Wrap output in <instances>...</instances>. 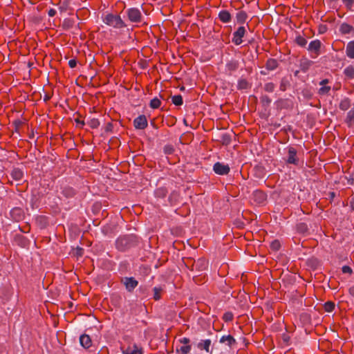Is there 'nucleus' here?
<instances>
[{"label": "nucleus", "mask_w": 354, "mask_h": 354, "mask_svg": "<svg viewBox=\"0 0 354 354\" xmlns=\"http://www.w3.org/2000/svg\"><path fill=\"white\" fill-rule=\"evenodd\" d=\"M138 237L133 234L120 236L115 243L116 248L122 252L137 245Z\"/></svg>", "instance_id": "f257e3e1"}, {"label": "nucleus", "mask_w": 354, "mask_h": 354, "mask_svg": "<svg viewBox=\"0 0 354 354\" xmlns=\"http://www.w3.org/2000/svg\"><path fill=\"white\" fill-rule=\"evenodd\" d=\"M103 21L105 24L116 29H121L127 27V24L119 15H113L112 13L107 14L104 17Z\"/></svg>", "instance_id": "f03ea898"}, {"label": "nucleus", "mask_w": 354, "mask_h": 354, "mask_svg": "<svg viewBox=\"0 0 354 354\" xmlns=\"http://www.w3.org/2000/svg\"><path fill=\"white\" fill-rule=\"evenodd\" d=\"M128 19L132 23H140L142 20L141 11L137 8H131L126 10Z\"/></svg>", "instance_id": "7ed1b4c3"}, {"label": "nucleus", "mask_w": 354, "mask_h": 354, "mask_svg": "<svg viewBox=\"0 0 354 354\" xmlns=\"http://www.w3.org/2000/svg\"><path fill=\"white\" fill-rule=\"evenodd\" d=\"M322 47V42L319 39H315L312 41L308 45V50L313 53L311 55L313 58L317 57L320 54V49Z\"/></svg>", "instance_id": "20e7f679"}, {"label": "nucleus", "mask_w": 354, "mask_h": 354, "mask_svg": "<svg viewBox=\"0 0 354 354\" xmlns=\"http://www.w3.org/2000/svg\"><path fill=\"white\" fill-rule=\"evenodd\" d=\"M246 32V30L244 26H240L238 29L233 33L232 42L235 45H240L242 44L243 40L242 38L244 37Z\"/></svg>", "instance_id": "39448f33"}, {"label": "nucleus", "mask_w": 354, "mask_h": 354, "mask_svg": "<svg viewBox=\"0 0 354 354\" xmlns=\"http://www.w3.org/2000/svg\"><path fill=\"white\" fill-rule=\"evenodd\" d=\"M121 282L124 284L126 290L128 292H133L138 284V281L134 277H124L122 279Z\"/></svg>", "instance_id": "423d86ee"}, {"label": "nucleus", "mask_w": 354, "mask_h": 354, "mask_svg": "<svg viewBox=\"0 0 354 354\" xmlns=\"http://www.w3.org/2000/svg\"><path fill=\"white\" fill-rule=\"evenodd\" d=\"M213 170L216 174L223 176L227 175L230 172V168L228 165L217 162L214 165Z\"/></svg>", "instance_id": "0eeeda50"}, {"label": "nucleus", "mask_w": 354, "mask_h": 354, "mask_svg": "<svg viewBox=\"0 0 354 354\" xmlns=\"http://www.w3.org/2000/svg\"><path fill=\"white\" fill-rule=\"evenodd\" d=\"M147 125V120L145 115H140L133 120V126L136 129H145Z\"/></svg>", "instance_id": "6e6552de"}, {"label": "nucleus", "mask_w": 354, "mask_h": 354, "mask_svg": "<svg viewBox=\"0 0 354 354\" xmlns=\"http://www.w3.org/2000/svg\"><path fill=\"white\" fill-rule=\"evenodd\" d=\"M287 163L297 165L299 164V159L297 157V150L292 147H289L288 149V159Z\"/></svg>", "instance_id": "1a4fd4ad"}, {"label": "nucleus", "mask_w": 354, "mask_h": 354, "mask_svg": "<svg viewBox=\"0 0 354 354\" xmlns=\"http://www.w3.org/2000/svg\"><path fill=\"white\" fill-rule=\"evenodd\" d=\"M252 198L257 204H263L267 200V194L261 190H256L252 194Z\"/></svg>", "instance_id": "9d476101"}, {"label": "nucleus", "mask_w": 354, "mask_h": 354, "mask_svg": "<svg viewBox=\"0 0 354 354\" xmlns=\"http://www.w3.org/2000/svg\"><path fill=\"white\" fill-rule=\"evenodd\" d=\"M10 216L14 221L19 222L24 218V213L21 208L14 207L10 211Z\"/></svg>", "instance_id": "9b49d317"}, {"label": "nucleus", "mask_w": 354, "mask_h": 354, "mask_svg": "<svg viewBox=\"0 0 354 354\" xmlns=\"http://www.w3.org/2000/svg\"><path fill=\"white\" fill-rule=\"evenodd\" d=\"M207 266V261L204 258H201L198 259L197 261H194L192 267H195L196 270L198 271H202L206 270Z\"/></svg>", "instance_id": "f8f14e48"}, {"label": "nucleus", "mask_w": 354, "mask_h": 354, "mask_svg": "<svg viewBox=\"0 0 354 354\" xmlns=\"http://www.w3.org/2000/svg\"><path fill=\"white\" fill-rule=\"evenodd\" d=\"M239 67V62L238 60L232 59L228 61L225 64L226 71L229 73L230 75L235 71H236Z\"/></svg>", "instance_id": "ddd939ff"}, {"label": "nucleus", "mask_w": 354, "mask_h": 354, "mask_svg": "<svg viewBox=\"0 0 354 354\" xmlns=\"http://www.w3.org/2000/svg\"><path fill=\"white\" fill-rule=\"evenodd\" d=\"M123 354H142V348H139L136 344L129 346L126 349L122 351Z\"/></svg>", "instance_id": "4468645a"}, {"label": "nucleus", "mask_w": 354, "mask_h": 354, "mask_svg": "<svg viewBox=\"0 0 354 354\" xmlns=\"http://www.w3.org/2000/svg\"><path fill=\"white\" fill-rule=\"evenodd\" d=\"M80 342L81 345L85 348H88L92 345V341L90 336L86 334L82 335L80 336Z\"/></svg>", "instance_id": "2eb2a0df"}, {"label": "nucleus", "mask_w": 354, "mask_h": 354, "mask_svg": "<svg viewBox=\"0 0 354 354\" xmlns=\"http://www.w3.org/2000/svg\"><path fill=\"white\" fill-rule=\"evenodd\" d=\"M220 343L226 344L230 347L236 344V339L231 335H224L220 339Z\"/></svg>", "instance_id": "dca6fc26"}, {"label": "nucleus", "mask_w": 354, "mask_h": 354, "mask_svg": "<svg viewBox=\"0 0 354 354\" xmlns=\"http://www.w3.org/2000/svg\"><path fill=\"white\" fill-rule=\"evenodd\" d=\"M220 21L223 23H228L232 19V16L227 10H221L218 14Z\"/></svg>", "instance_id": "f3484780"}, {"label": "nucleus", "mask_w": 354, "mask_h": 354, "mask_svg": "<svg viewBox=\"0 0 354 354\" xmlns=\"http://www.w3.org/2000/svg\"><path fill=\"white\" fill-rule=\"evenodd\" d=\"M346 55L350 59H354V40L349 41L346 47Z\"/></svg>", "instance_id": "a211bd4d"}, {"label": "nucleus", "mask_w": 354, "mask_h": 354, "mask_svg": "<svg viewBox=\"0 0 354 354\" xmlns=\"http://www.w3.org/2000/svg\"><path fill=\"white\" fill-rule=\"evenodd\" d=\"M10 175L15 180H21L24 177V172L19 168H14Z\"/></svg>", "instance_id": "6ab92c4d"}, {"label": "nucleus", "mask_w": 354, "mask_h": 354, "mask_svg": "<svg viewBox=\"0 0 354 354\" xmlns=\"http://www.w3.org/2000/svg\"><path fill=\"white\" fill-rule=\"evenodd\" d=\"M279 66L278 61L275 59L270 58L266 63V68L269 71H273Z\"/></svg>", "instance_id": "aec40b11"}, {"label": "nucleus", "mask_w": 354, "mask_h": 354, "mask_svg": "<svg viewBox=\"0 0 354 354\" xmlns=\"http://www.w3.org/2000/svg\"><path fill=\"white\" fill-rule=\"evenodd\" d=\"M236 19L238 24H243L247 20L248 15L246 12L243 10H240L236 13Z\"/></svg>", "instance_id": "412c9836"}, {"label": "nucleus", "mask_w": 354, "mask_h": 354, "mask_svg": "<svg viewBox=\"0 0 354 354\" xmlns=\"http://www.w3.org/2000/svg\"><path fill=\"white\" fill-rule=\"evenodd\" d=\"M251 87V84L246 79L241 78L239 80L237 84V88L239 90H246Z\"/></svg>", "instance_id": "4be33fe9"}, {"label": "nucleus", "mask_w": 354, "mask_h": 354, "mask_svg": "<svg viewBox=\"0 0 354 354\" xmlns=\"http://www.w3.org/2000/svg\"><path fill=\"white\" fill-rule=\"evenodd\" d=\"M62 194L66 198H70L75 195V191L71 187H65L63 188Z\"/></svg>", "instance_id": "5701e85b"}, {"label": "nucleus", "mask_w": 354, "mask_h": 354, "mask_svg": "<svg viewBox=\"0 0 354 354\" xmlns=\"http://www.w3.org/2000/svg\"><path fill=\"white\" fill-rule=\"evenodd\" d=\"M210 345H211V340L210 339H205V340H202L201 342H200L198 344L197 347L200 350H205L207 353H209Z\"/></svg>", "instance_id": "b1692460"}, {"label": "nucleus", "mask_w": 354, "mask_h": 354, "mask_svg": "<svg viewBox=\"0 0 354 354\" xmlns=\"http://www.w3.org/2000/svg\"><path fill=\"white\" fill-rule=\"evenodd\" d=\"M351 100L348 97H345L341 100L339 107L342 111H346L351 107Z\"/></svg>", "instance_id": "393cba45"}, {"label": "nucleus", "mask_w": 354, "mask_h": 354, "mask_svg": "<svg viewBox=\"0 0 354 354\" xmlns=\"http://www.w3.org/2000/svg\"><path fill=\"white\" fill-rule=\"evenodd\" d=\"M167 193V189L163 187L157 188L154 192L155 196L160 198H165Z\"/></svg>", "instance_id": "a878e982"}, {"label": "nucleus", "mask_w": 354, "mask_h": 354, "mask_svg": "<svg viewBox=\"0 0 354 354\" xmlns=\"http://www.w3.org/2000/svg\"><path fill=\"white\" fill-rule=\"evenodd\" d=\"M290 86V81L288 77H284L281 80L279 89L281 91H285Z\"/></svg>", "instance_id": "bb28decb"}, {"label": "nucleus", "mask_w": 354, "mask_h": 354, "mask_svg": "<svg viewBox=\"0 0 354 354\" xmlns=\"http://www.w3.org/2000/svg\"><path fill=\"white\" fill-rule=\"evenodd\" d=\"M344 74L348 79H353L354 78V66H351V65L347 66L344 71Z\"/></svg>", "instance_id": "cd10ccee"}, {"label": "nucleus", "mask_w": 354, "mask_h": 354, "mask_svg": "<svg viewBox=\"0 0 354 354\" xmlns=\"http://www.w3.org/2000/svg\"><path fill=\"white\" fill-rule=\"evenodd\" d=\"M260 101H261V103L262 104V106L264 107L269 106L272 102L270 97L266 95H261L260 97Z\"/></svg>", "instance_id": "c85d7f7f"}, {"label": "nucleus", "mask_w": 354, "mask_h": 354, "mask_svg": "<svg viewBox=\"0 0 354 354\" xmlns=\"http://www.w3.org/2000/svg\"><path fill=\"white\" fill-rule=\"evenodd\" d=\"M353 27L346 23H344L340 26V31L343 34H348L351 32Z\"/></svg>", "instance_id": "c756f323"}, {"label": "nucleus", "mask_w": 354, "mask_h": 354, "mask_svg": "<svg viewBox=\"0 0 354 354\" xmlns=\"http://www.w3.org/2000/svg\"><path fill=\"white\" fill-rule=\"evenodd\" d=\"M295 43L301 47H304L307 44V40L303 36L298 35L295 38Z\"/></svg>", "instance_id": "7c9ffc66"}, {"label": "nucleus", "mask_w": 354, "mask_h": 354, "mask_svg": "<svg viewBox=\"0 0 354 354\" xmlns=\"http://www.w3.org/2000/svg\"><path fill=\"white\" fill-rule=\"evenodd\" d=\"M335 307V303L330 301H326L324 305V308L326 312L330 313L334 310Z\"/></svg>", "instance_id": "2f4dec72"}, {"label": "nucleus", "mask_w": 354, "mask_h": 354, "mask_svg": "<svg viewBox=\"0 0 354 354\" xmlns=\"http://www.w3.org/2000/svg\"><path fill=\"white\" fill-rule=\"evenodd\" d=\"M313 64V62L310 60L305 59L301 63V70L303 72H306L310 66Z\"/></svg>", "instance_id": "473e14b6"}, {"label": "nucleus", "mask_w": 354, "mask_h": 354, "mask_svg": "<svg viewBox=\"0 0 354 354\" xmlns=\"http://www.w3.org/2000/svg\"><path fill=\"white\" fill-rule=\"evenodd\" d=\"M153 298L154 300L158 301L161 298V292L162 291V288L160 287H155L153 289Z\"/></svg>", "instance_id": "72a5a7b5"}, {"label": "nucleus", "mask_w": 354, "mask_h": 354, "mask_svg": "<svg viewBox=\"0 0 354 354\" xmlns=\"http://www.w3.org/2000/svg\"><path fill=\"white\" fill-rule=\"evenodd\" d=\"M73 21L71 19H65L62 23V28L64 30H68L73 26Z\"/></svg>", "instance_id": "f704fd0d"}, {"label": "nucleus", "mask_w": 354, "mask_h": 354, "mask_svg": "<svg viewBox=\"0 0 354 354\" xmlns=\"http://www.w3.org/2000/svg\"><path fill=\"white\" fill-rule=\"evenodd\" d=\"M263 89L266 92L272 93L275 89V84L272 82H267L264 84Z\"/></svg>", "instance_id": "c9c22d12"}, {"label": "nucleus", "mask_w": 354, "mask_h": 354, "mask_svg": "<svg viewBox=\"0 0 354 354\" xmlns=\"http://www.w3.org/2000/svg\"><path fill=\"white\" fill-rule=\"evenodd\" d=\"M172 102L176 106H180L183 104V97L180 95H174L172 97Z\"/></svg>", "instance_id": "e433bc0d"}, {"label": "nucleus", "mask_w": 354, "mask_h": 354, "mask_svg": "<svg viewBox=\"0 0 354 354\" xmlns=\"http://www.w3.org/2000/svg\"><path fill=\"white\" fill-rule=\"evenodd\" d=\"M149 105H150V107L152 109H158L160 106L161 102L158 98L154 97L153 99H152L151 100Z\"/></svg>", "instance_id": "4c0bfd02"}, {"label": "nucleus", "mask_w": 354, "mask_h": 354, "mask_svg": "<svg viewBox=\"0 0 354 354\" xmlns=\"http://www.w3.org/2000/svg\"><path fill=\"white\" fill-rule=\"evenodd\" d=\"M191 351V346L190 345H184L180 346V348L177 349L178 353H180L181 354H187Z\"/></svg>", "instance_id": "58836bf2"}, {"label": "nucleus", "mask_w": 354, "mask_h": 354, "mask_svg": "<svg viewBox=\"0 0 354 354\" xmlns=\"http://www.w3.org/2000/svg\"><path fill=\"white\" fill-rule=\"evenodd\" d=\"M297 230L300 233H305L308 231V226L305 223H300L297 225Z\"/></svg>", "instance_id": "ea45409f"}, {"label": "nucleus", "mask_w": 354, "mask_h": 354, "mask_svg": "<svg viewBox=\"0 0 354 354\" xmlns=\"http://www.w3.org/2000/svg\"><path fill=\"white\" fill-rule=\"evenodd\" d=\"M330 86H322L318 91V93L319 95H327L330 91Z\"/></svg>", "instance_id": "a19ab883"}, {"label": "nucleus", "mask_w": 354, "mask_h": 354, "mask_svg": "<svg viewBox=\"0 0 354 354\" xmlns=\"http://www.w3.org/2000/svg\"><path fill=\"white\" fill-rule=\"evenodd\" d=\"M234 315L231 312H227L225 313L223 316V319L225 322H229L233 320Z\"/></svg>", "instance_id": "79ce46f5"}, {"label": "nucleus", "mask_w": 354, "mask_h": 354, "mask_svg": "<svg viewBox=\"0 0 354 354\" xmlns=\"http://www.w3.org/2000/svg\"><path fill=\"white\" fill-rule=\"evenodd\" d=\"M287 103H288V100H287L279 99L276 102V105H277V108L282 109V108H284L286 106Z\"/></svg>", "instance_id": "37998d69"}, {"label": "nucleus", "mask_w": 354, "mask_h": 354, "mask_svg": "<svg viewBox=\"0 0 354 354\" xmlns=\"http://www.w3.org/2000/svg\"><path fill=\"white\" fill-rule=\"evenodd\" d=\"M281 244L278 240L273 241L270 244V248L274 251H277L280 249Z\"/></svg>", "instance_id": "c03bdc74"}, {"label": "nucleus", "mask_w": 354, "mask_h": 354, "mask_svg": "<svg viewBox=\"0 0 354 354\" xmlns=\"http://www.w3.org/2000/svg\"><path fill=\"white\" fill-rule=\"evenodd\" d=\"M88 124L92 129H96L100 126V122L97 119H92L88 122Z\"/></svg>", "instance_id": "a18cd8bd"}, {"label": "nucleus", "mask_w": 354, "mask_h": 354, "mask_svg": "<svg viewBox=\"0 0 354 354\" xmlns=\"http://www.w3.org/2000/svg\"><path fill=\"white\" fill-rule=\"evenodd\" d=\"M163 150H164V152L165 154H171L174 151V149L173 146H171L170 145H165L164 147Z\"/></svg>", "instance_id": "49530a36"}, {"label": "nucleus", "mask_w": 354, "mask_h": 354, "mask_svg": "<svg viewBox=\"0 0 354 354\" xmlns=\"http://www.w3.org/2000/svg\"><path fill=\"white\" fill-rule=\"evenodd\" d=\"M342 272L344 274H348L349 275H351L353 274V270L352 268L348 266H344L342 268Z\"/></svg>", "instance_id": "de8ad7c7"}, {"label": "nucleus", "mask_w": 354, "mask_h": 354, "mask_svg": "<svg viewBox=\"0 0 354 354\" xmlns=\"http://www.w3.org/2000/svg\"><path fill=\"white\" fill-rule=\"evenodd\" d=\"M343 3L345 5V6L348 9V10H351L353 6V3H354V0H342Z\"/></svg>", "instance_id": "09e8293b"}, {"label": "nucleus", "mask_w": 354, "mask_h": 354, "mask_svg": "<svg viewBox=\"0 0 354 354\" xmlns=\"http://www.w3.org/2000/svg\"><path fill=\"white\" fill-rule=\"evenodd\" d=\"M12 124L14 125L15 130L19 131V128L24 124V122L20 120H15L13 121Z\"/></svg>", "instance_id": "8fccbe9b"}, {"label": "nucleus", "mask_w": 354, "mask_h": 354, "mask_svg": "<svg viewBox=\"0 0 354 354\" xmlns=\"http://www.w3.org/2000/svg\"><path fill=\"white\" fill-rule=\"evenodd\" d=\"M302 94L307 99H310L312 97V95H313V94L311 93L310 91L308 90V89H304L302 91Z\"/></svg>", "instance_id": "3c124183"}, {"label": "nucleus", "mask_w": 354, "mask_h": 354, "mask_svg": "<svg viewBox=\"0 0 354 354\" xmlns=\"http://www.w3.org/2000/svg\"><path fill=\"white\" fill-rule=\"evenodd\" d=\"M180 343L184 344V345H189L190 342V339L187 337H183L179 339Z\"/></svg>", "instance_id": "603ef678"}, {"label": "nucleus", "mask_w": 354, "mask_h": 354, "mask_svg": "<svg viewBox=\"0 0 354 354\" xmlns=\"http://www.w3.org/2000/svg\"><path fill=\"white\" fill-rule=\"evenodd\" d=\"M68 66L70 68H73L77 66V61L75 59H71L68 62Z\"/></svg>", "instance_id": "864d4df0"}, {"label": "nucleus", "mask_w": 354, "mask_h": 354, "mask_svg": "<svg viewBox=\"0 0 354 354\" xmlns=\"http://www.w3.org/2000/svg\"><path fill=\"white\" fill-rule=\"evenodd\" d=\"M113 124L111 122H109L106 125L105 131L107 132H109V131L111 132L113 131Z\"/></svg>", "instance_id": "5fc2aeb1"}, {"label": "nucleus", "mask_w": 354, "mask_h": 354, "mask_svg": "<svg viewBox=\"0 0 354 354\" xmlns=\"http://www.w3.org/2000/svg\"><path fill=\"white\" fill-rule=\"evenodd\" d=\"M75 122L77 124V125L80 126V127H81V128L84 125V120H82L80 118L75 119Z\"/></svg>", "instance_id": "6e6d98bb"}, {"label": "nucleus", "mask_w": 354, "mask_h": 354, "mask_svg": "<svg viewBox=\"0 0 354 354\" xmlns=\"http://www.w3.org/2000/svg\"><path fill=\"white\" fill-rule=\"evenodd\" d=\"M83 253H84V250L82 248H77L76 254H77V256H80L81 257V256L83 255Z\"/></svg>", "instance_id": "4d7b16f0"}, {"label": "nucleus", "mask_w": 354, "mask_h": 354, "mask_svg": "<svg viewBox=\"0 0 354 354\" xmlns=\"http://www.w3.org/2000/svg\"><path fill=\"white\" fill-rule=\"evenodd\" d=\"M329 82L328 79H324L319 82V85L321 86H326V84Z\"/></svg>", "instance_id": "13d9d810"}, {"label": "nucleus", "mask_w": 354, "mask_h": 354, "mask_svg": "<svg viewBox=\"0 0 354 354\" xmlns=\"http://www.w3.org/2000/svg\"><path fill=\"white\" fill-rule=\"evenodd\" d=\"M56 14V11L54 9H50L48 11V15L50 17H53Z\"/></svg>", "instance_id": "bf43d9fd"}, {"label": "nucleus", "mask_w": 354, "mask_h": 354, "mask_svg": "<svg viewBox=\"0 0 354 354\" xmlns=\"http://www.w3.org/2000/svg\"><path fill=\"white\" fill-rule=\"evenodd\" d=\"M348 292L349 294L354 297V286H351L349 289H348Z\"/></svg>", "instance_id": "052dcab7"}, {"label": "nucleus", "mask_w": 354, "mask_h": 354, "mask_svg": "<svg viewBox=\"0 0 354 354\" xmlns=\"http://www.w3.org/2000/svg\"><path fill=\"white\" fill-rule=\"evenodd\" d=\"M178 196V194L177 193L173 192L171 194L169 198L170 201H171L173 198H176Z\"/></svg>", "instance_id": "680f3d73"}, {"label": "nucleus", "mask_w": 354, "mask_h": 354, "mask_svg": "<svg viewBox=\"0 0 354 354\" xmlns=\"http://www.w3.org/2000/svg\"><path fill=\"white\" fill-rule=\"evenodd\" d=\"M351 207L354 209V198L352 199L351 202Z\"/></svg>", "instance_id": "e2e57ef3"}, {"label": "nucleus", "mask_w": 354, "mask_h": 354, "mask_svg": "<svg viewBox=\"0 0 354 354\" xmlns=\"http://www.w3.org/2000/svg\"><path fill=\"white\" fill-rule=\"evenodd\" d=\"M48 99H49V97L46 96V97L44 98V100L46 101V100H48Z\"/></svg>", "instance_id": "0e129e2a"}]
</instances>
